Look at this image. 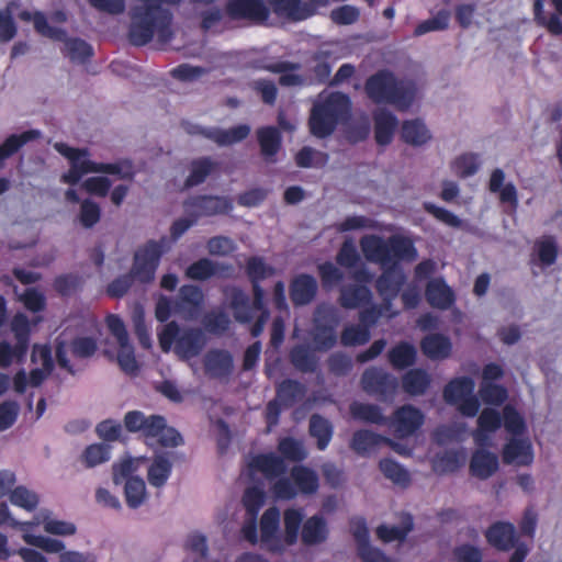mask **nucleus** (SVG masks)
<instances>
[{"label":"nucleus","mask_w":562,"mask_h":562,"mask_svg":"<svg viewBox=\"0 0 562 562\" xmlns=\"http://www.w3.org/2000/svg\"><path fill=\"white\" fill-rule=\"evenodd\" d=\"M360 248L369 262L378 263L383 269L375 280V289L383 300V305L390 307L406 281L405 273L398 267L400 262L412 261L417 257L414 243L401 235H392L384 239L370 234L360 238Z\"/></svg>","instance_id":"1"},{"label":"nucleus","mask_w":562,"mask_h":562,"mask_svg":"<svg viewBox=\"0 0 562 562\" xmlns=\"http://www.w3.org/2000/svg\"><path fill=\"white\" fill-rule=\"evenodd\" d=\"M143 3L131 9L128 41L134 46L148 44L157 34L159 41L172 38V13L162 4L176 5L181 0H140Z\"/></svg>","instance_id":"2"},{"label":"nucleus","mask_w":562,"mask_h":562,"mask_svg":"<svg viewBox=\"0 0 562 562\" xmlns=\"http://www.w3.org/2000/svg\"><path fill=\"white\" fill-rule=\"evenodd\" d=\"M364 91L375 104H391L400 111L408 110L416 97V88L412 81L398 79L387 69L371 75L366 80Z\"/></svg>","instance_id":"3"},{"label":"nucleus","mask_w":562,"mask_h":562,"mask_svg":"<svg viewBox=\"0 0 562 562\" xmlns=\"http://www.w3.org/2000/svg\"><path fill=\"white\" fill-rule=\"evenodd\" d=\"M351 102L347 94L333 92L326 99L316 102L311 109L308 127L313 136L326 138L338 124L349 117Z\"/></svg>","instance_id":"4"},{"label":"nucleus","mask_w":562,"mask_h":562,"mask_svg":"<svg viewBox=\"0 0 562 562\" xmlns=\"http://www.w3.org/2000/svg\"><path fill=\"white\" fill-rule=\"evenodd\" d=\"M158 341L164 352L173 347L175 353L181 360L198 357L206 345V337L202 328L188 327L181 329L175 322H169L158 333Z\"/></svg>","instance_id":"5"},{"label":"nucleus","mask_w":562,"mask_h":562,"mask_svg":"<svg viewBox=\"0 0 562 562\" xmlns=\"http://www.w3.org/2000/svg\"><path fill=\"white\" fill-rule=\"evenodd\" d=\"M124 426L130 432H140L146 439H157L161 447H177L183 442L181 434L167 425L161 415L146 416L140 411H130L124 416Z\"/></svg>","instance_id":"6"},{"label":"nucleus","mask_w":562,"mask_h":562,"mask_svg":"<svg viewBox=\"0 0 562 562\" xmlns=\"http://www.w3.org/2000/svg\"><path fill=\"white\" fill-rule=\"evenodd\" d=\"M90 172L115 175L125 180H131L134 177L132 165L128 161L95 162L89 159H78L70 162L69 170L63 173L60 180L63 183L75 186L80 181L82 176Z\"/></svg>","instance_id":"7"},{"label":"nucleus","mask_w":562,"mask_h":562,"mask_svg":"<svg viewBox=\"0 0 562 562\" xmlns=\"http://www.w3.org/2000/svg\"><path fill=\"white\" fill-rule=\"evenodd\" d=\"M252 301L239 288H233L229 294L231 307L234 311L235 319L241 324H248L254 319V311L259 314L270 312L265 301V290L262 286H254Z\"/></svg>","instance_id":"8"},{"label":"nucleus","mask_w":562,"mask_h":562,"mask_svg":"<svg viewBox=\"0 0 562 562\" xmlns=\"http://www.w3.org/2000/svg\"><path fill=\"white\" fill-rule=\"evenodd\" d=\"M164 249L156 240L147 241L134 255V263L130 274L140 283H150L159 266Z\"/></svg>","instance_id":"9"},{"label":"nucleus","mask_w":562,"mask_h":562,"mask_svg":"<svg viewBox=\"0 0 562 562\" xmlns=\"http://www.w3.org/2000/svg\"><path fill=\"white\" fill-rule=\"evenodd\" d=\"M362 390L378 400L387 402L392 400L398 387L397 379L378 367H371L361 375Z\"/></svg>","instance_id":"10"},{"label":"nucleus","mask_w":562,"mask_h":562,"mask_svg":"<svg viewBox=\"0 0 562 562\" xmlns=\"http://www.w3.org/2000/svg\"><path fill=\"white\" fill-rule=\"evenodd\" d=\"M268 3L278 16L299 22L315 15L329 0H268Z\"/></svg>","instance_id":"11"},{"label":"nucleus","mask_w":562,"mask_h":562,"mask_svg":"<svg viewBox=\"0 0 562 562\" xmlns=\"http://www.w3.org/2000/svg\"><path fill=\"white\" fill-rule=\"evenodd\" d=\"M204 293L199 285L183 284L173 299V313L186 321L196 319L204 305Z\"/></svg>","instance_id":"12"},{"label":"nucleus","mask_w":562,"mask_h":562,"mask_svg":"<svg viewBox=\"0 0 562 562\" xmlns=\"http://www.w3.org/2000/svg\"><path fill=\"white\" fill-rule=\"evenodd\" d=\"M423 424L424 415L418 408L412 405H403L389 417L386 426L393 429L396 438L403 439L414 435Z\"/></svg>","instance_id":"13"},{"label":"nucleus","mask_w":562,"mask_h":562,"mask_svg":"<svg viewBox=\"0 0 562 562\" xmlns=\"http://www.w3.org/2000/svg\"><path fill=\"white\" fill-rule=\"evenodd\" d=\"M225 13L233 21L262 23L268 20L270 9L262 0H228Z\"/></svg>","instance_id":"14"},{"label":"nucleus","mask_w":562,"mask_h":562,"mask_svg":"<svg viewBox=\"0 0 562 562\" xmlns=\"http://www.w3.org/2000/svg\"><path fill=\"white\" fill-rule=\"evenodd\" d=\"M280 510L276 506L266 509L260 518V542L261 547L272 553H280L284 550L283 540L279 533Z\"/></svg>","instance_id":"15"},{"label":"nucleus","mask_w":562,"mask_h":562,"mask_svg":"<svg viewBox=\"0 0 562 562\" xmlns=\"http://www.w3.org/2000/svg\"><path fill=\"white\" fill-rule=\"evenodd\" d=\"M189 134L201 135L218 146H229L239 143L248 137L250 134V126L247 124H239L228 130L218 127H202L200 125H191L187 128Z\"/></svg>","instance_id":"16"},{"label":"nucleus","mask_w":562,"mask_h":562,"mask_svg":"<svg viewBox=\"0 0 562 562\" xmlns=\"http://www.w3.org/2000/svg\"><path fill=\"white\" fill-rule=\"evenodd\" d=\"M203 368L210 379H227L234 371L233 355L225 349H211L203 358Z\"/></svg>","instance_id":"17"},{"label":"nucleus","mask_w":562,"mask_h":562,"mask_svg":"<svg viewBox=\"0 0 562 562\" xmlns=\"http://www.w3.org/2000/svg\"><path fill=\"white\" fill-rule=\"evenodd\" d=\"M184 205L193 211L194 218L227 214L233 209L227 198L216 195H196L189 199Z\"/></svg>","instance_id":"18"},{"label":"nucleus","mask_w":562,"mask_h":562,"mask_svg":"<svg viewBox=\"0 0 562 562\" xmlns=\"http://www.w3.org/2000/svg\"><path fill=\"white\" fill-rule=\"evenodd\" d=\"M318 290L316 279L308 273L295 276L289 285V294L295 307L308 305L316 297Z\"/></svg>","instance_id":"19"},{"label":"nucleus","mask_w":562,"mask_h":562,"mask_svg":"<svg viewBox=\"0 0 562 562\" xmlns=\"http://www.w3.org/2000/svg\"><path fill=\"white\" fill-rule=\"evenodd\" d=\"M487 542L499 551H508L517 543L515 526L508 521L493 522L485 531Z\"/></svg>","instance_id":"20"},{"label":"nucleus","mask_w":562,"mask_h":562,"mask_svg":"<svg viewBox=\"0 0 562 562\" xmlns=\"http://www.w3.org/2000/svg\"><path fill=\"white\" fill-rule=\"evenodd\" d=\"M505 173L502 169L496 168L492 171L490 181H488V190L492 193H498V199L501 204L507 205L509 212L514 213L518 207V192L513 182H508L504 184Z\"/></svg>","instance_id":"21"},{"label":"nucleus","mask_w":562,"mask_h":562,"mask_svg":"<svg viewBox=\"0 0 562 562\" xmlns=\"http://www.w3.org/2000/svg\"><path fill=\"white\" fill-rule=\"evenodd\" d=\"M425 296L430 306L442 311L449 310L456 302L453 290L442 278H435L428 281Z\"/></svg>","instance_id":"22"},{"label":"nucleus","mask_w":562,"mask_h":562,"mask_svg":"<svg viewBox=\"0 0 562 562\" xmlns=\"http://www.w3.org/2000/svg\"><path fill=\"white\" fill-rule=\"evenodd\" d=\"M373 294L364 284H347L339 290L338 303L346 310H356L371 304Z\"/></svg>","instance_id":"23"},{"label":"nucleus","mask_w":562,"mask_h":562,"mask_svg":"<svg viewBox=\"0 0 562 562\" xmlns=\"http://www.w3.org/2000/svg\"><path fill=\"white\" fill-rule=\"evenodd\" d=\"M555 13L547 15L544 12L543 0H535L533 16L538 25L543 26L552 35H562V0H550Z\"/></svg>","instance_id":"24"},{"label":"nucleus","mask_w":562,"mask_h":562,"mask_svg":"<svg viewBox=\"0 0 562 562\" xmlns=\"http://www.w3.org/2000/svg\"><path fill=\"white\" fill-rule=\"evenodd\" d=\"M374 138L378 145L386 146L392 143L398 125L397 117L386 109H380L373 114Z\"/></svg>","instance_id":"25"},{"label":"nucleus","mask_w":562,"mask_h":562,"mask_svg":"<svg viewBox=\"0 0 562 562\" xmlns=\"http://www.w3.org/2000/svg\"><path fill=\"white\" fill-rule=\"evenodd\" d=\"M420 350L430 360H443L452 352V342L443 334H428L420 340Z\"/></svg>","instance_id":"26"},{"label":"nucleus","mask_w":562,"mask_h":562,"mask_svg":"<svg viewBox=\"0 0 562 562\" xmlns=\"http://www.w3.org/2000/svg\"><path fill=\"white\" fill-rule=\"evenodd\" d=\"M260 154L267 162H276V156L281 149L282 135L276 126H262L256 132Z\"/></svg>","instance_id":"27"},{"label":"nucleus","mask_w":562,"mask_h":562,"mask_svg":"<svg viewBox=\"0 0 562 562\" xmlns=\"http://www.w3.org/2000/svg\"><path fill=\"white\" fill-rule=\"evenodd\" d=\"M498 467L497 454L483 448L475 450L470 460V473L480 480L491 477Z\"/></svg>","instance_id":"28"},{"label":"nucleus","mask_w":562,"mask_h":562,"mask_svg":"<svg viewBox=\"0 0 562 562\" xmlns=\"http://www.w3.org/2000/svg\"><path fill=\"white\" fill-rule=\"evenodd\" d=\"M502 457L505 464L529 465L533 460L531 445L516 438H512L505 443Z\"/></svg>","instance_id":"29"},{"label":"nucleus","mask_w":562,"mask_h":562,"mask_svg":"<svg viewBox=\"0 0 562 562\" xmlns=\"http://www.w3.org/2000/svg\"><path fill=\"white\" fill-rule=\"evenodd\" d=\"M41 137V132L37 130H27L21 134L9 135L0 145V169L4 167L8 158L15 155L24 145Z\"/></svg>","instance_id":"30"},{"label":"nucleus","mask_w":562,"mask_h":562,"mask_svg":"<svg viewBox=\"0 0 562 562\" xmlns=\"http://www.w3.org/2000/svg\"><path fill=\"white\" fill-rule=\"evenodd\" d=\"M328 529L325 519L314 515L305 520L302 526L301 539L305 546H315L326 541Z\"/></svg>","instance_id":"31"},{"label":"nucleus","mask_w":562,"mask_h":562,"mask_svg":"<svg viewBox=\"0 0 562 562\" xmlns=\"http://www.w3.org/2000/svg\"><path fill=\"white\" fill-rule=\"evenodd\" d=\"M417 349L407 341H400L387 351V360L393 369L404 370L415 364Z\"/></svg>","instance_id":"32"},{"label":"nucleus","mask_w":562,"mask_h":562,"mask_svg":"<svg viewBox=\"0 0 562 562\" xmlns=\"http://www.w3.org/2000/svg\"><path fill=\"white\" fill-rule=\"evenodd\" d=\"M475 383L470 376H459L450 380L443 387V400L450 405H457L461 400L474 392Z\"/></svg>","instance_id":"33"},{"label":"nucleus","mask_w":562,"mask_h":562,"mask_svg":"<svg viewBox=\"0 0 562 562\" xmlns=\"http://www.w3.org/2000/svg\"><path fill=\"white\" fill-rule=\"evenodd\" d=\"M384 436L369 429L356 430L350 440V448L359 456H367L383 443Z\"/></svg>","instance_id":"34"},{"label":"nucleus","mask_w":562,"mask_h":562,"mask_svg":"<svg viewBox=\"0 0 562 562\" xmlns=\"http://www.w3.org/2000/svg\"><path fill=\"white\" fill-rule=\"evenodd\" d=\"M251 467L261 472L269 480L279 477L286 471L284 460L274 453H265L255 457Z\"/></svg>","instance_id":"35"},{"label":"nucleus","mask_w":562,"mask_h":562,"mask_svg":"<svg viewBox=\"0 0 562 562\" xmlns=\"http://www.w3.org/2000/svg\"><path fill=\"white\" fill-rule=\"evenodd\" d=\"M430 375L420 368L411 369L402 376L403 390L409 395L425 394L430 386Z\"/></svg>","instance_id":"36"},{"label":"nucleus","mask_w":562,"mask_h":562,"mask_svg":"<svg viewBox=\"0 0 562 562\" xmlns=\"http://www.w3.org/2000/svg\"><path fill=\"white\" fill-rule=\"evenodd\" d=\"M291 479L296 491L302 494H314L319 486L316 472L304 465H294L291 469Z\"/></svg>","instance_id":"37"},{"label":"nucleus","mask_w":562,"mask_h":562,"mask_svg":"<svg viewBox=\"0 0 562 562\" xmlns=\"http://www.w3.org/2000/svg\"><path fill=\"white\" fill-rule=\"evenodd\" d=\"M350 414L356 420L363 423L386 425L389 417L383 415L380 406L370 403L353 402L350 405Z\"/></svg>","instance_id":"38"},{"label":"nucleus","mask_w":562,"mask_h":562,"mask_svg":"<svg viewBox=\"0 0 562 562\" xmlns=\"http://www.w3.org/2000/svg\"><path fill=\"white\" fill-rule=\"evenodd\" d=\"M20 18L23 20V21H33V24H34V29L35 31L45 36V37H48L50 40H54V41H64L65 37H66V31L60 29V27H55V26H52L45 14L42 13V12H35V13H31L29 11H22L20 13Z\"/></svg>","instance_id":"39"},{"label":"nucleus","mask_w":562,"mask_h":562,"mask_svg":"<svg viewBox=\"0 0 562 562\" xmlns=\"http://www.w3.org/2000/svg\"><path fill=\"white\" fill-rule=\"evenodd\" d=\"M402 139L412 146H422L430 139V133L419 119L404 121L401 130Z\"/></svg>","instance_id":"40"},{"label":"nucleus","mask_w":562,"mask_h":562,"mask_svg":"<svg viewBox=\"0 0 562 562\" xmlns=\"http://www.w3.org/2000/svg\"><path fill=\"white\" fill-rule=\"evenodd\" d=\"M290 361L295 369L304 373H313L318 366L316 355L305 345H296L290 350Z\"/></svg>","instance_id":"41"},{"label":"nucleus","mask_w":562,"mask_h":562,"mask_svg":"<svg viewBox=\"0 0 562 562\" xmlns=\"http://www.w3.org/2000/svg\"><path fill=\"white\" fill-rule=\"evenodd\" d=\"M217 167L218 164L210 157L194 159L191 162L190 175L187 177L184 186L192 188L203 183Z\"/></svg>","instance_id":"42"},{"label":"nucleus","mask_w":562,"mask_h":562,"mask_svg":"<svg viewBox=\"0 0 562 562\" xmlns=\"http://www.w3.org/2000/svg\"><path fill=\"white\" fill-rule=\"evenodd\" d=\"M246 274L251 288L261 286L263 280L276 274V269L267 265L263 258L251 256L246 260Z\"/></svg>","instance_id":"43"},{"label":"nucleus","mask_w":562,"mask_h":562,"mask_svg":"<svg viewBox=\"0 0 562 562\" xmlns=\"http://www.w3.org/2000/svg\"><path fill=\"white\" fill-rule=\"evenodd\" d=\"M172 470V464L164 454L154 458L147 471V479L150 485L161 487L168 481Z\"/></svg>","instance_id":"44"},{"label":"nucleus","mask_w":562,"mask_h":562,"mask_svg":"<svg viewBox=\"0 0 562 562\" xmlns=\"http://www.w3.org/2000/svg\"><path fill=\"white\" fill-rule=\"evenodd\" d=\"M301 508H288L283 513L284 537L283 544L293 546L297 542L300 527L303 521Z\"/></svg>","instance_id":"45"},{"label":"nucleus","mask_w":562,"mask_h":562,"mask_svg":"<svg viewBox=\"0 0 562 562\" xmlns=\"http://www.w3.org/2000/svg\"><path fill=\"white\" fill-rule=\"evenodd\" d=\"M310 435L317 439V448L325 450L333 437V426L323 416L314 414L310 419Z\"/></svg>","instance_id":"46"},{"label":"nucleus","mask_w":562,"mask_h":562,"mask_svg":"<svg viewBox=\"0 0 562 562\" xmlns=\"http://www.w3.org/2000/svg\"><path fill=\"white\" fill-rule=\"evenodd\" d=\"M379 469L386 479L396 485L407 487L411 483L408 471L391 458L380 460Z\"/></svg>","instance_id":"47"},{"label":"nucleus","mask_w":562,"mask_h":562,"mask_svg":"<svg viewBox=\"0 0 562 562\" xmlns=\"http://www.w3.org/2000/svg\"><path fill=\"white\" fill-rule=\"evenodd\" d=\"M502 426V416L494 408H484L477 418V429L474 432L476 445H482L483 432H493Z\"/></svg>","instance_id":"48"},{"label":"nucleus","mask_w":562,"mask_h":562,"mask_svg":"<svg viewBox=\"0 0 562 562\" xmlns=\"http://www.w3.org/2000/svg\"><path fill=\"white\" fill-rule=\"evenodd\" d=\"M413 529V519L411 516L403 521L402 526L380 525L376 528V536L385 543L393 541H404Z\"/></svg>","instance_id":"49"},{"label":"nucleus","mask_w":562,"mask_h":562,"mask_svg":"<svg viewBox=\"0 0 562 562\" xmlns=\"http://www.w3.org/2000/svg\"><path fill=\"white\" fill-rule=\"evenodd\" d=\"M304 386L296 380L285 379L277 386V397L285 407L292 406L304 395Z\"/></svg>","instance_id":"50"},{"label":"nucleus","mask_w":562,"mask_h":562,"mask_svg":"<svg viewBox=\"0 0 562 562\" xmlns=\"http://www.w3.org/2000/svg\"><path fill=\"white\" fill-rule=\"evenodd\" d=\"M300 65L291 61H279L272 65H269L266 69L274 72L281 74L279 77V85L282 87H293L302 85L303 78L296 74H288V71L297 70Z\"/></svg>","instance_id":"51"},{"label":"nucleus","mask_w":562,"mask_h":562,"mask_svg":"<svg viewBox=\"0 0 562 562\" xmlns=\"http://www.w3.org/2000/svg\"><path fill=\"white\" fill-rule=\"evenodd\" d=\"M124 495L130 508H138L146 498V485L140 477H130L125 481Z\"/></svg>","instance_id":"52"},{"label":"nucleus","mask_w":562,"mask_h":562,"mask_svg":"<svg viewBox=\"0 0 562 562\" xmlns=\"http://www.w3.org/2000/svg\"><path fill=\"white\" fill-rule=\"evenodd\" d=\"M202 325L207 333L222 336L228 330L231 319L224 311H210L204 315Z\"/></svg>","instance_id":"53"},{"label":"nucleus","mask_w":562,"mask_h":562,"mask_svg":"<svg viewBox=\"0 0 562 562\" xmlns=\"http://www.w3.org/2000/svg\"><path fill=\"white\" fill-rule=\"evenodd\" d=\"M63 42H65V55L71 61L85 63L93 55L91 45L81 38H67L66 36Z\"/></svg>","instance_id":"54"},{"label":"nucleus","mask_w":562,"mask_h":562,"mask_svg":"<svg viewBox=\"0 0 562 562\" xmlns=\"http://www.w3.org/2000/svg\"><path fill=\"white\" fill-rule=\"evenodd\" d=\"M371 338V333L366 326L348 325L340 335V342L345 347L362 346L366 345Z\"/></svg>","instance_id":"55"},{"label":"nucleus","mask_w":562,"mask_h":562,"mask_svg":"<svg viewBox=\"0 0 562 562\" xmlns=\"http://www.w3.org/2000/svg\"><path fill=\"white\" fill-rule=\"evenodd\" d=\"M464 462V454L458 450H448L437 457L434 462V469L438 473H453L458 471Z\"/></svg>","instance_id":"56"},{"label":"nucleus","mask_w":562,"mask_h":562,"mask_svg":"<svg viewBox=\"0 0 562 562\" xmlns=\"http://www.w3.org/2000/svg\"><path fill=\"white\" fill-rule=\"evenodd\" d=\"M278 451L283 460L301 462L306 458L302 442L292 437L282 438L278 443Z\"/></svg>","instance_id":"57"},{"label":"nucleus","mask_w":562,"mask_h":562,"mask_svg":"<svg viewBox=\"0 0 562 562\" xmlns=\"http://www.w3.org/2000/svg\"><path fill=\"white\" fill-rule=\"evenodd\" d=\"M217 272V266L209 258H201L186 269V277L191 280L204 281Z\"/></svg>","instance_id":"58"},{"label":"nucleus","mask_w":562,"mask_h":562,"mask_svg":"<svg viewBox=\"0 0 562 562\" xmlns=\"http://www.w3.org/2000/svg\"><path fill=\"white\" fill-rule=\"evenodd\" d=\"M23 540L25 543L38 548L47 553H61L65 551V543L61 540L53 539L44 536H35L23 531Z\"/></svg>","instance_id":"59"},{"label":"nucleus","mask_w":562,"mask_h":562,"mask_svg":"<svg viewBox=\"0 0 562 562\" xmlns=\"http://www.w3.org/2000/svg\"><path fill=\"white\" fill-rule=\"evenodd\" d=\"M317 272L322 282V286L330 290L338 285L345 278L344 272L331 261H325L317 266Z\"/></svg>","instance_id":"60"},{"label":"nucleus","mask_w":562,"mask_h":562,"mask_svg":"<svg viewBox=\"0 0 562 562\" xmlns=\"http://www.w3.org/2000/svg\"><path fill=\"white\" fill-rule=\"evenodd\" d=\"M479 393L485 404L495 406L502 405L508 396L506 387L495 383L482 382Z\"/></svg>","instance_id":"61"},{"label":"nucleus","mask_w":562,"mask_h":562,"mask_svg":"<svg viewBox=\"0 0 562 562\" xmlns=\"http://www.w3.org/2000/svg\"><path fill=\"white\" fill-rule=\"evenodd\" d=\"M82 281L78 274L65 273L55 278L53 286L59 295L70 296L81 288Z\"/></svg>","instance_id":"62"},{"label":"nucleus","mask_w":562,"mask_h":562,"mask_svg":"<svg viewBox=\"0 0 562 562\" xmlns=\"http://www.w3.org/2000/svg\"><path fill=\"white\" fill-rule=\"evenodd\" d=\"M10 502L27 512H32L38 505V496L25 486L20 485L11 491Z\"/></svg>","instance_id":"63"},{"label":"nucleus","mask_w":562,"mask_h":562,"mask_svg":"<svg viewBox=\"0 0 562 562\" xmlns=\"http://www.w3.org/2000/svg\"><path fill=\"white\" fill-rule=\"evenodd\" d=\"M111 447L106 443H92L88 446L83 453L82 460L87 468H92L110 459Z\"/></svg>","instance_id":"64"}]
</instances>
